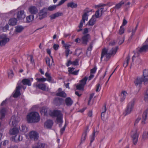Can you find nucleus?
<instances>
[{"mask_svg": "<svg viewBox=\"0 0 148 148\" xmlns=\"http://www.w3.org/2000/svg\"><path fill=\"white\" fill-rule=\"evenodd\" d=\"M144 99L145 101L148 100V88L146 90L145 93Z\"/></svg>", "mask_w": 148, "mask_h": 148, "instance_id": "nucleus-47", "label": "nucleus"}, {"mask_svg": "<svg viewBox=\"0 0 148 148\" xmlns=\"http://www.w3.org/2000/svg\"><path fill=\"white\" fill-rule=\"evenodd\" d=\"M53 124L52 121L51 120H48L45 123V126L47 128H51Z\"/></svg>", "mask_w": 148, "mask_h": 148, "instance_id": "nucleus-23", "label": "nucleus"}, {"mask_svg": "<svg viewBox=\"0 0 148 148\" xmlns=\"http://www.w3.org/2000/svg\"><path fill=\"white\" fill-rule=\"evenodd\" d=\"M27 119V122L29 123H37L39 121L40 117L38 112H33L28 114Z\"/></svg>", "mask_w": 148, "mask_h": 148, "instance_id": "nucleus-2", "label": "nucleus"}, {"mask_svg": "<svg viewBox=\"0 0 148 148\" xmlns=\"http://www.w3.org/2000/svg\"><path fill=\"white\" fill-rule=\"evenodd\" d=\"M104 8H101L98 9L95 12V15L96 18H98L101 16L103 12Z\"/></svg>", "mask_w": 148, "mask_h": 148, "instance_id": "nucleus-15", "label": "nucleus"}, {"mask_svg": "<svg viewBox=\"0 0 148 148\" xmlns=\"http://www.w3.org/2000/svg\"><path fill=\"white\" fill-rule=\"evenodd\" d=\"M65 102L66 105L68 106H71L73 103V101L69 97H67L66 99Z\"/></svg>", "mask_w": 148, "mask_h": 148, "instance_id": "nucleus-29", "label": "nucleus"}, {"mask_svg": "<svg viewBox=\"0 0 148 148\" xmlns=\"http://www.w3.org/2000/svg\"><path fill=\"white\" fill-rule=\"evenodd\" d=\"M22 83L24 85H28L29 86H31V85L30 81L29 79H23L22 81Z\"/></svg>", "mask_w": 148, "mask_h": 148, "instance_id": "nucleus-28", "label": "nucleus"}, {"mask_svg": "<svg viewBox=\"0 0 148 148\" xmlns=\"http://www.w3.org/2000/svg\"><path fill=\"white\" fill-rule=\"evenodd\" d=\"M21 87L20 86H18L16 87L15 92L13 95V97H17L20 95L21 93L20 91Z\"/></svg>", "mask_w": 148, "mask_h": 148, "instance_id": "nucleus-21", "label": "nucleus"}, {"mask_svg": "<svg viewBox=\"0 0 148 148\" xmlns=\"http://www.w3.org/2000/svg\"><path fill=\"white\" fill-rule=\"evenodd\" d=\"M71 46V45L69 44H65L64 45V47L65 49H69V48Z\"/></svg>", "mask_w": 148, "mask_h": 148, "instance_id": "nucleus-64", "label": "nucleus"}, {"mask_svg": "<svg viewBox=\"0 0 148 148\" xmlns=\"http://www.w3.org/2000/svg\"><path fill=\"white\" fill-rule=\"evenodd\" d=\"M96 21V18H95L94 16H93L88 22L89 25L91 26L95 24Z\"/></svg>", "mask_w": 148, "mask_h": 148, "instance_id": "nucleus-34", "label": "nucleus"}, {"mask_svg": "<svg viewBox=\"0 0 148 148\" xmlns=\"http://www.w3.org/2000/svg\"><path fill=\"white\" fill-rule=\"evenodd\" d=\"M36 86L39 89L42 90H47L48 89L46 88L45 84H39L36 85Z\"/></svg>", "mask_w": 148, "mask_h": 148, "instance_id": "nucleus-26", "label": "nucleus"}, {"mask_svg": "<svg viewBox=\"0 0 148 148\" xmlns=\"http://www.w3.org/2000/svg\"><path fill=\"white\" fill-rule=\"evenodd\" d=\"M17 23V20L16 18H12L10 19L9 21V24L12 26H14L16 25Z\"/></svg>", "mask_w": 148, "mask_h": 148, "instance_id": "nucleus-25", "label": "nucleus"}, {"mask_svg": "<svg viewBox=\"0 0 148 148\" xmlns=\"http://www.w3.org/2000/svg\"><path fill=\"white\" fill-rule=\"evenodd\" d=\"M78 60L76 59L74 61L72 62L70 60H68L66 63V65L67 67L69 66L71 64L76 66L78 65Z\"/></svg>", "mask_w": 148, "mask_h": 148, "instance_id": "nucleus-20", "label": "nucleus"}, {"mask_svg": "<svg viewBox=\"0 0 148 148\" xmlns=\"http://www.w3.org/2000/svg\"><path fill=\"white\" fill-rule=\"evenodd\" d=\"M7 101V99H6L5 100L3 101H2L1 103V106H3L5 105Z\"/></svg>", "mask_w": 148, "mask_h": 148, "instance_id": "nucleus-61", "label": "nucleus"}, {"mask_svg": "<svg viewBox=\"0 0 148 148\" xmlns=\"http://www.w3.org/2000/svg\"><path fill=\"white\" fill-rule=\"evenodd\" d=\"M0 46H3L6 44L9 40V38L7 37L6 35L2 34L0 36Z\"/></svg>", "mask_w": 148, "mask_h": 148, "instance_id": "nucleus-8", "label": "nucleus"}, {"mask_svg": "<svg viewBox=\"0 0 148 148\" xmlns=\"http://www.w3.org/2000/svg\"><path fill=\"white\" fill-rule=\"evenodd\" d=\"M24 13V11L22 10L18 12L17 15V18L18 20H20L25 17V16Z\"/></svg>", "mask_w": 148, "mask_h": 148, "instance_id": "nucleus-19", "label": "nucleus"}, {"mask_svg": "<svg viewBox=\"0 0 148 148\" xmlns=\"http://www.w3.org/2000/svg\"><path fill=\"white\" fill-rule=\"evenodd\" d=\"M15 31L16 33H19L22 32L24 29V27L21 25H17L15 27Z\"/></svg>", "mask_w": 148, "mask_h": 148, "instance_id": "nucleus-27", "label": "nucleus"}, {"mask_svg": "<svg viewBox=\"0 0 148 148\" xmlns=\"http://www.w3.org/2000/svg\"><path fill=\"white\" fill-rule=\"evenodd\" d=\"M148 132H144L143 135V139L144 140L148 138Z\"/></svg>", "mask_w": 148, "mask_h": 148, "instance_id": "nucleus-45", "label": "nucleus"}, {"mask_svg": "<svg viewBox=\"0 0 148 148\" xmlns=\"http://www.w3.org/2000/svg\"><path fill=\"white\" fill-rule=\"evenodd\" d=\"M76 87L77 89L83 90L84 88V86L80 84H77Z\"/></svg>", "mask_w": 148, "mask_h": 148, "instance_id": "nucleus-44", "label": "nucleus"}, {"mask_svg": "<svg viewBox=\"0 0 148 148\" xmlns=\"http://www.w3.org/2000/svg\"><path fill=\"white\" fill-rule=\"evenodd\" d=\"M88 15L87 14V13H85L82 16V19L80 21L79 24L78 26L79 29H77V31L78 32H79L82 30V27L83 26V23H85V21H87L88 19Z\"/></svg>", "mask_w": 148, "mask_h": 148, "instance_id": "nucleus-7", "label": "nucleus"}, {"mask_svg": "<svg viewBox=\"0 0 148 148\" xmlns=\"http://www.w3.org/2000/svg\"><path fill=\"white\" fill-rule=\"evenodd\" d=\"M60 5H58V3L57 5H52L49 6L47 8V11H52L56 9V7Z\"/></svg>", "mask_w": 148, "mask_h": 148, "instance_id": "nucleus-37", "label": "nucleus"}, {"mask_svg": "<svg viewBox=\"0 0 148 148\" xmlns=\"http://www.w3.org/2000/svg\"><path fill=\"white\" fill-rule=\"evenodd\" d=\"M41 111L44 112V115H45L47 112V110L45 108H42Z\"/></svg>", "mask_w": 148, "mask_h": 148, "instance_id": "nucleus-62", "label": "nucleus"}, {"mask_svg": "<svg viewBox=\"0 0 148 148\" xmlns=\"http://www.w3.org/2000/svg\"><path fill=\"white\" fill-rule=\"evenodd\" d=\"M20 131L23 132H26L27 131V128L25 125H22L19 128Z\"/></svg>", "mask_w": 148, "mask_h": 148, "instance_id": "nucleus-43", "label": "nucleus"}, {"mask_svg": "<svg viewBox=\"0 0 148 148\" xmlns=\"http://www.w3.org/2000/svg\"><path fill=\"white\" fill-rule=\"evenodd\" d=\"M89 127L88 126H86L84 130V132L83 134L81 140V143L83 142L85 140L87 136L88 132L89 131Z\"/></svg>", "mask_w": 148, "mask_h": 148, "instance_id": "nucleus-13", "label": "nucleus"}, {"mask_svg": "<svg viewBox=\"0 0 148 148\" xmlns=\"http://www.w3.org/2000/svg\"><path fill=\"white\" fill-rule=\"evenodd\" d=\"M96 70L97 68L95 67L93 69H91L90 73H95L96 72Z\"/></svg>", "mask_w": 148, "mask_h": 148, "instance_id": "nucleus-58", "label": "nucleus"}, {"mask_svg": "<svg viewBox=\"0 0 148 148\" xmlns=\"http://www.w3.org/2000/svg\"><path fill=\"white\" fill-rule=\"evenodd\" d=\"M101 87L100 84H98L97 85L96 91L97 92L99 91L101 89Z\"/></svg>", "mask_w": 148, "mask_h": 148, "instance_id": "nucleus-55", "label": "nucleus"}, {"mask_svg": "<svg viewBox=\"0 0 148 148\" xmlns=\"http://www.w3.org/2000/svg\"><path fill=\"white\" fill-rule=\"evenodd\" d=\"M28 11L32 15L36 14L38 12L37 8L34 6H31L28 8Z\"/></svg>", "mask_w": 148, "mask_h": 148, "instance_id": "nucleus-11", "label": "nucleus"}, {"mask_svg": "<svg viewBox=\"0 0 148 148\" xmlns=\"http://www.w3.org/2000/svg\"><path fill=\"white\" fill-rule=\"evenodd\" d=\"M90 37V35L88 34L83 36L82 37V43L86 45Z\"/></svg>", "mask_w": 148, "mask_h": 148, "instance_id": "nucleus-14", "label": "nucleus"}, {"mask_svg": "<svg viewBox=\"0 0 148 148\" xmlns=\"http://www.w3.org/2000/svg\"><path fill=\"white\" fill-rule=\"evenodd\" d=\"M130 60V56L129 55H128L126 58V64L125 66V67H126L128 64Z\"/></svg>", "mask_w": 148, "mask_h": 148, "instance_id": "nucleus-49", "label": "nucleus"}, {"mask_svg": "<svg viewBox=\"0 0 148 148\" xmlns=\"http://www.w3.org/2000/svg\"><path fill=\"white\" fill-rule=\"evenodd\" d=\"M94 95V94L92 93L90 94V97H89V99L88 101V105L89 104V103L90 101H91V99H92V97H93Z\"/></svg>", "mask_w": 148, "mask_h": 148, "instance_id": "nucleus-60", "label": "nucleus"}, {"mask_svg": "<svg viewBox=\"0 0 148 148\" xmlns=\"http://www.w3.org/2000/svg\"><path fill=\"white\" fill-rule=\"evenodd\" d=\"M37 144L39 148H44V147L45 145L43 143L38 142Z\"/></svg>", "mask_w": 148, "mask_h": 148, "instance_id": "nucleus-53", "label": "nucleus"}, {"mask_svg": "<svg viewBox=\"0 0 148 148\" xmlns=\"http://www.w3.org/2000/svg\"><path fill=\"white\" fill-rule=\"evenodd\" d=\"M125 40L124 37H122L120 38L119 40V42L118 44L119 45H121L124 42Z\"/></svg>", "mask_w": 148, "mask_h": 148, "instance_id": "nucleus-51", "label": "nucleus"}, {"mask_svg": "<svg viewBox=\"0 0 148 148\" xmlns=\"http://www.w3.org/2000/svg\"><path fill=\"white\" fill-rule=\"evenodd\" d=\"M143 78L145 79V82H148V70L145 69L143 70Z\"/></svg>", "mask_w": 148, "mask_h": 148, "instance_id": "nucleus-24", "label": "nucleus"}, {"mask_svg": "<svg viewBox=\"0 0 148 148\" xmlns=\"http://www.w3.org/2000/svg\"><path fill=\"white\" fill-rule=\"evenodd\" d=\"M88 32V29L87 28H84V32H83V34H85Z\"/></svg>", "mask_w": 148, "mask_h": 148, "instance_id": "nucleus-63", "label": "nucleus"}, {"mask_svg": "<svg viewBox=\"0 0 148 148\" xmlns=\"http://www.w3.org/2000/svg\"><path fill=\"white\" fill-rule=\"evenodd\" d=\"M65 52L66 58H67L69 54L72 53V52L69 49H66Z\"/></svg>", "mask_w": 148, "mask_h": 148, "instance_id": "nucleus-48", "label": "nucleus"}, {"mask_svg": "<svg viewBox=\"0 0 148 148\" xmlns=\"http://www.w3.org/2000/svg\"><path fill=\"white\" fill-rule=\"evenodd\" d=\"M132 137L134 144L135 145L137 142L138 138V135L136 132L134 133L133 135H132Z\"/></svg>", "mask_w": 148, "mask_h": 148, "instance_id": "nucleus-17", "label": "nucleus"}, {"mask_svg": "<svg viewBox=\"0 0 148 148\" xmlns=\"http://www.w3.org/2000/svg\"><path fill=\"white\" fill-rule=\"evenodd\" d=\"M66 126V124H65L64 125V127H62V128L61 129L60 132V133H61V134H63V133L65 130Z\"/></svg>", "mask_w": 148, "mask_h": 148, "instance_id": "nucleus-56", "label": "nucleus"}, {"mask_svg": "<svg viewBox=\"0 0 148 148\" xmlns=\"http://www.w3.org/2000/svg\"><path fill=\"white\" fill-rule=\"evenodd\" d=\"M135 100V99H134L128 104L125 111L123 113L125 116L129 114L131 112L134 106Z\"/></svg>", "mask_w": 148, "mask_h": 148, "instance_id": "nucleus-5", "label": "nucleus"}, {"mask_svg": "<svg viewBox=\"0 0 148 148\" xmlns=\"http://www.w3.org/2000/svg\"><path fill=\"white\" fill-rule=\"evenodd\" d=\"M145 80L143 76H139L135 78L134 81V83L136 87L140 88L143 82H144L145 84H148L147 82H146L145 83Z\"/></svg>", "mask_w": 148, "mask_h": 148, "instance_id": "nucleus-6", "label": "nucleus"}, {"mask_svg": "<svg viewBox=\"0 0 148 148\" xmlns=\"http://www.w3.org/2000/svg\"><path fill=\"white\" fill-rule=\"evenodd\" d=\"M47 9L46 8H44L42 9L38 14V18L40 20H41L47 16Z\"/></svg>", "mask_w": 148, "mask_h": 148, "instance_id": "nucleus-9", "label": "nucleus"}, {"mask_svg": "<svg viewBox=\"0 0 148 148\" xmlns=\"http://www.w3.org/2000/svg\"><path fill=\"white\" fill-rule=\"evenodd\" d=\"M124 3V2L123 1H121L119 3L116 5L114 8L116 9H119L120 8L122 5Z\"/></svg>", "mask_w": 148, "mask_h": 148, "instance_id": "nucleus-38", "label": "nucleus"}, {"mask_svg": "<svg viewBox=\"0 0 148 148\" xmlns=\"http://www.w3.org/2000/svg\"><path fill=\"white\" fill-rule=\"evenodd\" d=\"M106 104L105 103L104 104V111H103V112H102L101 113V119L103 120H104L105 113L106 111Z\"/></svg>", "mask_w": 148, "mask_h": 148, "instance_id": "nucleus-39", "label": "nucleus"}, {"mask_svg": "<svg viewBox=\"0 0 148 148\" xmlns=\"http://www.w3.org/2000/svg\"><path fill=\"white\" fill-rule=\"evenodd\" d=\"M148 118V109H147L143 112L142 118V123H145L146 120Z\"/></svg>", "mask_w": 148, "mask_h": 148, "instance_id": "nucleus-12", "label": "nucleus"}, {"mask_svg": "<svg viewBox=\"0 0 148 148\" xmlns=\"http://www.w3.org/2000/svg\"><path fill=\"white\" fill-rule=\"evenodd\" d=\"M88 79V78L87 77H85L80 80V84L84 86V85L86 84V82Z\"/></svg>", "mask_w": 148, "mask_h": 148, "instance_id": "nucleus-41", "label": "nucleus"}, {"mask_svg": "<svg viewBox=\"0 0 148 148\" xmlns=\"http://www.w3.org/2000/svg\"><path fill=\"white\" fill-rule=\"evenodd\" d=\"M61 89L59 88L58 90V92L56 93L57 96L60 97H65L66 96V95L64 91H61Z\"/></svg>", "mask_w": 148, "mask_h": 148, "instance_id": "nucleus-18", "label": "nucleus"}, {"mask_svg": "<svg viewBox=\"0 0 148 148\" xmlns=\"http://www.w3.org/2000/svg\"><path fill=\"white\" fill-rule=\"evenodd\" d=\"M51 115L52 116L57 117L56 121L58 123L61 124L62 123L63 115L60 111L54 110L51 112Z\"/></svg>", "mask_w": 148, "mask_h": 148, "instance_id": "nucleus-4", "label": "nucleus"}, {"mask_svg": "<svg viewBox=\"0 0 148 148\" xmlns=\"http://www.w3.org/2000/svg\"><path fill=\"white\" fill-rule=\"evenodd\" d=\"M59 45H58L55 44L53 46V49L55 50H57L59 48Z\"/></svg>", "mask_w": 148, "mask_h": 148, "instance_id": "nucleus-57", "label": "nucleus"}, {"mask_svg": "<svg viewBox=\"0 0 148 148\" xmlns=\"http://www.w3.org/2000/svg\"><path fill=\"white\" fill-rule=\"evenodd\" d=\"M67 6L68 7H71L72 8H77V3L71 2L67 3Z\"/></svg>", "mask_w": 148, "mask_h": 148, "instance_id": "nucleus-32", "label": "nucleus"}, {"mask_svg": "<svg viewBox=\"0 0 148 148\" xmlns=\"http://www.w3.org/2000/svg\"><path fill=\"white\" fill-rule=\"evenodd\" d=\"M29 138L31 139L36 140L38 139V134L35 131H31L29 133Z\"/></svg>", "mask_w": 148, "mask_h": 148, "instance_id": "nucleus-10", "label": "nucleus"}, {"mask_svg": "<svg viewBox=\"0 0 148 148\" xmlns=\"http://www.w3.org/2000/svg\"><path fill=\"white\" fill-rule=\"evenodd\" d=\"M63 13L61 12H57L50 16V19L51 20L55 19L56 18L62 16Z\"/></svg>", "mask_w": 148, "mask_h": 148, "instance_id": "nucleus-22", "label": "nucleus"}, {"mask_svg": "<svg viewBox=\"0 0 148 148\" xmlns=\"http://www.w3.org/2000/svg\"><path fill=\"white\" fill-rule=\"evenodd\" d=\"M34 15H31L26 17V21L28 23H29L32 21L34 20Z\"/></svg>", "mask_w": 148, "mask_h": 148, "instance_id": "nucleus-35", "label": "nucleus"}, {"mask_svg": "<svg viewBox=\"0 0 148 148\" xmlns=\"http://www.w3.org/2000/svg\"><path fill=\"white\" fill-rule=\"evenodd\" d=\"M6 110L5 108H2L0 109V114H1V119L3 118L5 116Z\"/></svg>", "mask_w": 148, "mask_h": 148, "instance_id": "nucleus-31", "label": "nucleus"}, {"mask_svg": "<svg viewBox=\"0 0 148 148\" xmlns=\"http://www.w3.org/2000/svg\"><path fill=\"white\" fill-rule=\"evenodd\" d=\"M98 133V132L97 131H95V130H94V131L92 135L90 136V145H91L92 143L93 142V141L95 140V135H97Z\"/></svg>", "mask_w": 148, "mask_h": 148, "instance_id": "nucleus-30", "label": "nucleus"}, {"mask_svg": "<svg viewBox=\"0 0 148 148\" xmlns=\"http://www.w3.org/2000/svg\"><path fill=\"white\" fill-rule=\"evenodd\" d=\"M148 49V45H144L140 48H137L136 49V52L134 53V55L132 58V62H134V59L137 57V59L139 61L137 63H139L140 60L139 58H138L139 55V53L145 52Z\"/></svg>", "mask_w": 148, "mask_h": 148, "instance_id": "nucleus-3", "label": "nucleus"}, {"mask_svg": "<svg viewBox=\"0 0 148 148\" xmlns=\"http://www.w3.org/2000/svg\"><path fill=\"white\" fill-rule=\"evenodd\" d=\"M128 95V94L126 91H122L121 93V96L122 97L121 98V101H123L125 100L126 97Z\"/></svg>", "mask_w": 148, "mask_h": 148, "instance_id": "nucleus-33", "label": "nucleus"}, {"mask_svg": "<svg viewBox=\"0 0 148 148\" xmlns=\"http://www.w3.org/2000/svg\"><path fill=\"white\" fill-rule=\"evenodd\" d=\"M75 69V68L73 67H69L68 68V71L70 74H72V72Z\"/></svg>", "mask_w": 148, "mask_h": 148, "instance_id": "nucleus-54", "label": "nucleus"}, {"mask_svg": "<svg viewBox=\"0 0 148 148\" xmlns=\"http://www.w3.org/2000/svg\"><path fill=\"white\" fill-rule=\"evenodd\" d=\"M115 44L116 42L115 41H111L109 43L108 49H106L105 48L102 49L101 53V61H102L104 56L106 58V60H107L110 58L112 55H114L116 53L118 49V47H111L112 46L114 45Z\"/></svg>", "mask_w": 148, "mask_h": 148, "instance_id": "nucleus-1", "label": "nucleus"}, {"mask_svg": "<svg viewBox=\"0 0 148 148\" xmlns=\"http://www.w3.org/2000/svg\"><path fill=\"white\" fill-rule=\"evenodd\" d=\"M51 57L52 59V63H50V59L49 58H46V64L49 67H51L52 66V63L53 62V59L52 58V56H51Z\"/></svg>", "mask_w": 148, "mask_h": 148, "instance_id": "nucleus-40", "label": "nucleus"}, {"mask_svg": "<svg viewBox=\"0 0 148 148\" xmlns=\"http://www.w3.org/2000/svg\"><path fill=\"white\" fill-rule=\"evenodd\" d=\"M124 28L122 26L120 27V29L119 30V33L120 34H122L124 33Z\"/></svg>", "mask_w": 148, "mask_h": 148, "instance_id": "nucleus-52", "label": "nucleus"}, {"mask_svg": "<svg viewBox=\"0 0 148 148\" xmlns=\"http://www.w3.org/2000/svg\"><path fill=\"white\" fill-rule=\"evenodd\" d=\"M19 132V130L17 128L14 127L10 129L9 131V134L12 135L17 134Z\"/></svg>", "mask_w": 148, "mask_h": 148, "instance_id": "nucleus-16", "label": "nucleus"}, {"mask_svg": "<svg viewBox=\"0 0 148 148\" xmlns=\"http://www.w3.org/2000/svg\"><path fill=\"white\" fill-rule=\"evenodd\" d=\"M94 43L92 41L89 44V46L88 47L87 49V51L86 52V54L87 55L88 51H91L92 48L93 47V45Z\"/></svg>", "mask_w": 148, "mask_h": 148, "instance_id": "nucleus-42", "label": "nucleus"}, {"mask_svg": "<svg viewBox=\"0 0 148 148\" xmlns=\"http://www.w3.org/2000/svg\"><path fill=\"white\" fill-rule=\"evenodd\" d=\"M45 76L47 78V80L49 82H50L51 80V77L50 75L47 72L45 74Z\"/></svg>", "mask_w": 148, "mask_h": 148, "instance_id": "nucleus-46", "label": "nucleus"}, {"mask_svg": "<svg viewBox=\"0 0 148 148\" xmlns=\"http://www.w3.org/2000/svg\"><path fill=\"white\" fill-rule=\"evenodd\" d=\"M37 79L39 82H44L46 80V79L44 78H37Z\"/></svg>", "mask_w": 148, "mask_h": 148, "instance_id": "nucleus-59", "label": "nucleus"}, {"mask_svg": "<svg viewBox=\"0 0 148 148\" xmlns=\"http://www.w3.org/2000/svg\"><path fill=\"white\" fill-rule=\"evenodd\" d=\"M11 122L12 126L15 125L17 123L16 118L14 116H12L10 120V123Z\"/></svg>", "mask_w": 148, "mask_h": 148, "instance_id": "nucleus-36", "label": "nucleus"}, {"mask_svg": "<svg viewBox=\"0 0 148 148\" xmlns=\"http://www.w3.org/2000/svg\"><path fill=\"white\" fill-rule=\"evenodd\" d=\"M14 74L12 71L10 70L8 72V76L9 78H11L13 77Z\"/></svg>", "mask_w": 148, "mask_h": 148, "instance_id": "nucleus-50", "label": "nucleus"}]
</instances>
